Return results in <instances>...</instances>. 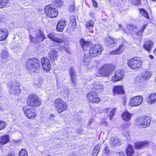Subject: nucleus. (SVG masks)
I'll use <instances>...</instances> for the list:
<instances>
[{"label": "nucleus", "instance_id": "f257e3e1", "mask_svg": "<svg viewBox=\"0 0 156 156\" xmlns=\"http://www.w3.org/2000/svg\"><path fill=\"white\" fill-rule=\"evenodd\" d=\"M26 67L30 73L37 72L40 69L38 59L36 58L27 59L26 62Z\"/></svg>", "mask_w": 156, "mask_h": 156}, {"label": "nucleus", "instance_id": "f03ea898", "mask_svg": "<svg viewBox=\"0 0 156 156\" xmlns=\"http://www.w3.org/2000/svg\"><path fill=\"white\" fill-rule=\"evenodd\" d=\"M27 103L30 107H36L39 106L41 102L40 99L36 94H32L28 96Z\"/></svg>", "mask_w": 156, "mask_h": 156}, {"label": "nucleus", "instance_id": "7ed1b4c3", "mask_svg": "<svg viewBox=\"0 0 156 156\" xmlns=\"http://www.w3.org/2000/svg\"><path fill=\"white\" fill-rule=\"evenodd\" d=\"M7 86L10 94L19 95L20 94L21 91L20 84L14 80L10 81L7 83Z\"/></svg>", "mask_w": 156, "mask_h": 156}, {"label": "nucleus", "instance_id": "20e7f679", "mask_svg": "<svg viewBox=\"0 0 156 156\" xmlns=\"http://www.w3.org/2000/svg\"><path fill=\"white\" fill-rule=\"evenodd\" d=\"M114 69V67L113 65L106 64L100 68L99 73L101 76L108 77L113 73Z\"/></svg>", "mask_w": 156, "mask_h": 156}, {"label": "nucleus", "instance_id": "39448f33", "mask_svg": "<svg viewBox=\"0 0 156 156\" xmlns=\"http://www.w3.org/2000/svg\"><path fill=\"white\" fill-rule=\"evenodd\" d=\"M151 121L150 117L148 116L142 117L137 119L135 124L139 127L146 128L149 126Z\"/></svg>", "mask_w": 156, "mask_h": 156}, {"label": "nucleus", "instance_id": "423d86ee", "mask_svg": "<svg viewBox=\"0 0 156 156\" xmlns=\"http://www.w3.org/2000/svg\"><path fill=\"white\" fill-rule=\"evenodd\" d=\"M54 106L57 112L58 113H61L67 109L66 103L59 98L55 100Z\"/></svg>", "mask_w": 156, "mask_h": 156}, {"label": "nucleus", "instance_id": "0eeeda50", "mask_svg": "<svg viewBox=\"0 0 156 156\" xmlns=\"http://www.w3.org/2000/svg\"><path fill=\"white\" fill-rule=\"evenodd\" d=\"M142 61L139 57H135L129 59L128 62V66L133 69H139L141 66Z\"/></svg>", "mask_w": 156, "mask_h": 156}, {"label": "nucleus", "instance_id": "6e6552de", "mask_svg": "<svg viewBox=\"0 0 156 156\" xmlns=\"http://www.w3.org/2000/svg\"><path fill=\"white\" fill-rule=\"evenodd\" d=\"M102 51L101 46L100 44H96L90 47L89 50V53L90 56L95 57L101 55Z\"/></svg>", "mask_w": 156, "mask_h": 156}, {"label": "nucleus", "instance_id": "1a4fd4ad", "mask_svg": "<svg viewBox=\"0 0 156 156\" xmlns=\"http://www.w3.org/2000/svg\"><path fill=\"white\" fill-rule=\"evenodd\" d=\"M44 11L47 16L51 18L56 17L58 14V10L55 9L51 7L50 5L46 6Z\"/></svg>", "mask_w": 156, "mask_h": 156}, {"label": "nucleus", "instance_id": "9d476101", "mask_svg": "<svg viewBox=\"0 0 156 156\" xmlns=\"http://www.w3.org/2000/svg\"><path fill=\"white\" fill-rule=\"evenodd\" d=\"M143 98L142 96L138 95L131 98L129 104L132 106H137L140 105L142 102Z\"/></svg>", "mask_w": 156, "mask_h": 156}, {"label": "nucleus", "instance_id": "9b49d317", "mask_svg": "<svg viewBox=\"0 0 156 156\" xmlns=\"http://www.w3.org/2000/svg\"><path fill=\"white\" fill-rule=\"evenodd\" d=\"M87 97L89 101L96 103H98L101 100L98 97L96 93L94 91L89 92L87 94Z\"/></svg>", "mask_w": 156, "mask_h": 156}, {"label": "nucleus", "instance_id": "f8f14e48", "mask_svg": "<svg viewBox=\"0 0 156 156\" xmlns=\"http://www.w3.org/2000/svg\"><path fill=\"white\" fill-rule=\"evenodd\" d=\"M22 111L24 114L29 119L34 118L37 116V114L34 110L31 109H28L26 106L23 107Z\"/></svg>", "mask_w": 156, "mask_h": 156}, {"label": "nucleus", "instance_id": "ddd939ff", "mask_svg": "<svg viewBox=\"0 0 156 156\" xmlns=\"http://www.w3.org/2000/svg\"><path fill=\"white\" fill-rule=\"evenodd\" d=\"M124 77L123 71L121 69L117 70L115 74V75L112 78V82H115L122 80Z\"/></svg>", "mask_w": 156, "mask_h": 156}, {"label": "nucleus", "instance_id": "4468645a", "mask_svg": "<svg viewBox=\"0 0 156 156\" xmlns=\"http://www.w3.org/2000/svg\"><path fill=\"white\" fill-rule=\"evenodd\" d=\"M42 68L44 71L48 72L51 68V65L49 60L46 57H43L41 59Z\"/></svg>", "mask_w": 156, "mask_h": 156}, {"label": "nucleus", "instance_id": "2eb2a0df", "mask_svg": "<svg viewBox=\"0 0 156 156\" xmlns=\"http://www.w3.org/2000/svg\"><path fill=\"white\" fill-rule=\"evenodd\" d=\"M56 34L54 32L48 34V37L54 42L62 43L64 42L63 39L58 38Z\"/></svg>", "mask_w": 156, "mask_h": 156}, {"label": "nucleus", "instance_id": "dca6fc26", "mask_svg": "<svg viewBox=\"0 0 156 156\" xmlns=\"http://www.w3.org/2000/svg\"><path fill=\"white\" fill-rule=\"evenodd\" d=\"M91 60V58L87 54H85L83 57L82 64L88 69L90 68Z\"/></svg>", "mask_w": 156, "mask_h": 156}, {"label": "nucleus", "instance_id": "f3484780", "mask_svg": "<svg viewBox=\"0 0 156 156\" xmlns=\"http://www.w3.org/2000/svg\"><path fill=\"white\" fill-rule=\"evenodd\" d=\"M67 22L65 20H61L58 21L57 25L56 30L58 31L62 32L66 27Z\"/></svg>", "mask_w": 156, "mask_h": 156}, {"label": "nucleus", "instance_id": "a211bd4d", "mask_svg": "<svg viewBox=\"0 0 156 156\" xmlns=\"http://www.w3.org/2000/svg\"><path fill=\"white\" fill-rule=\"evenodd\" d=\"M58 53L57 51L52 50L48 53V57L51 61H55L57 60Z\"/></svg>", "mask_w": 156, "mask_h": 156}, {"label": "nucleus", "instance_id": "6ab92c4d", "mask_svg": "<svg viewBox=\"0 0 156 156\" xmlns=\"http://www.w3.org/2000/svg\"><path fill=\"white\" fill-rule=\"evenodd\" d=\"M91 88L98 91H102L105 88V86L98 82H94L91 84Z\"/></svg>", "mask_w": 156, "mask_h": 156}, {"label": "nucleus", "instance_id": "aec40b11", "mask_svg": "<svg viewBox=\"0 0 156 156\" xmlns=\"http://www.w3.org/2000/svg\"><path fill=\"white\" fill-rule=\"evenodd\" d=\"M8 35V30L5 28L0 29V41L5 40Z\"/></svg>", "mask_w": 156, "mask_h": 156}, {"label": "nucleus", "instance_id": "412c9836", "mask_svg": "<svg viewBox=\"0 0 156 156\" xmlns=\"http://www.w3.org/2000/svg\"><path fill=\"white\" fill-rule=\"evenodd\" d=\"M80 43L84 50H87L89 47H91L92 45V43L90 41H85L83 39H80Z\"/></svg>", "mask_w": 156, "mask_h": 156}, {"label": "nucleus", "instance_id": "4be33fe9", "mask_svg": "<svg viewBox=\"0 0 156 156\" xmlns=\"http://www.w3.org/2000/svg\"><path fill=\"white\" fill-rule=\"evenodd\" d=\"M154 43L151 41H147L143 45L144 48L148 52H150L151 49L154 47Z\"/></svg>", "mask_w": 156, "mask_h": 156}, {"label": "nucleus", "instance_id": "5701e85b", "mask_svg": "<svg viewBox=\"0 0 156 156\" xmlns=\"http://www.w3.org/2000/svg\"><path fill=\"white\" fill-rule=\"evenodd\" d=\"M149 144V142L147 141L137 142L135 144V147L136 149H141L147 147Z\"/></svg>", "mask_w": 156, "mask_h": 156}, {"label": "nucleus", "instance_id": "b1692460", "mask_svg": "<svg viewBox=\"0 0 156 156\" xmlns=\"http://www.w3.org/2000/svg\"><path fill=\"white\" fill-rule=\"evenodd\" d=\"M113 92L114 93L118 94H122L124 93V90L123 86H116L113 89Z\"/></svg>", "mask_w": 156, "mask_h": 156}, {"label": "nucleus", "instance_id": "393cba45", "mask_svg": "<svg viewBox=\"0 0 156 156\" xmlns=\"http://www.w3.org/2000/svg\"><path fill=\"white\" fill-rule=\"evenodd\" d=\"M69 73L71 80L73 83L75 85L76 82V73L73 67H71L69 69Z\"/></svg>", "mask_w": 156, "mask_h": 156}, {"label": "nucleus", "instance_id": "a878e982", "mask_svg": "<svg viewBox=\"0 0 156 156\" xmlns=\"http://www.w3.org/2000/svg\"><path fill=\"white\" fill-rule=\"evenodd\" d=\"M147 101L148 103L150 105L156 102V93L151 94L148 97Z\"/></svg>", "mask_w": 156, "mask_h": 156}, {"label": "nucleus", "instance_id": "bb28decb", "mask_svg": "<svg viewBox=\"0 0 156 156\" xmlns=\"http://www.w3.org/2000/svg\"><path fill=\"white\" fill-rule=\"evenodd\" d=\"M125 48V45L122 44L116 50L111 52L110 54L112 55L120 54L123 51Z\"/></svg>", "mask_w": 156, "mask_h": 156}, {"label": "nucleus", "instance_id": "cd10ccee", "mask_svg": "<svg viewBox=\"0 0 156 156\" xmlns=\"http://www.w3.org/2000/svg\"><path fill=\"white\" fill-rule=\"evenodd\" d=\"M131 114L127 111L124 112L121 115L123 120L126 121H128L131 118Z\"/></svg>", "mask_w": 156, "mask_h": 156}, {"label": "nucleus", "instance_id": "c85d7f7f", "mask_svg": "<svg viewBox=\"0 0 156 156\" xmlns=\"http://www.w3.org/2000/svg\"><path fill=\"white\" fill-rule=\"evenodd\" d=\"M110 145L112 147H115L120 145L121 141L119 139H112L110 141Z\"/></svg>", "mask_w": 156, "mask_h": 156}, {"label": "nucleus", "instance_id": "c756f323", "mask_svg": "<svg viewBox=\"0 0 156 156\" xmlns=\"http://www.w3.org/2000/svg\"><path fill=\"white\" fill-rule=\"evenodd\" d=\"M1 58L4 59H6L9 56V54L7 50L6 49H2L0 53Z\"/></svg>", "mask_w": 156, "mask_h": 156}, {"label": "nucleus", "instance_id": "7c9ffc66", "mask_svg": "<svg viewBox=\"0 0 156 156\" xmlns=\"http://www.w3.org/2000/svg\"><path fill=\"white\" fill-rule=\"evenodd\" d=\"M152 75V73L150 71H147L143 73L141 76V78L146 80L150 79Z\"/></svg>", "mask_w": 156, "mask_h": 156}, {"label": "nucleus", "instance_id": "2f4dec72", "mask_svg": "<svg viewBox=\"0 0 156 156\" xmlns=\"http://www.w3.org/2000/svg\"><path fill=\"white\" fill-rule=\"evenodd\" d=\"M117 41L115 39H114L112 38L108 37L106 39L105 42L107 45L110 46L113 44L116 43L117 42Z\"/></svg>", "mask_w": 156, "mask_h": 156}, {"label": "nucleus", "instance_id": "473e14b6", "mask_svg": "<svg viewBox=\"0 0 156 156\" xmlns=\"http://www.w3.org/2000/svg\"><path fill=\"white\" fill-rule=\"evenodd\" d=\"M127 156H132L134 153V151L132 146L129 144L128 145L126 151Z\"/></svg>", "mask_w": 156, "mask_h": 156}, {"label": "nucleus", "instance_id": "72a5a7b5", "mask_svg": "<svg viewBox=\"0 0 156 156\" xmlns=\"http://www.w3.org/2000/svg\"><path fill=\"white\" fill-rule=\"evenodd\" d=\"M94 23V21L91 20L87 21L85 24V25L87 28L89 30L93 28Z\"/></svg>", "mask_w": 156, "mask_h": 156}, {"label": "nucleus", "instance_id": "f704fd0d", "mask_svg": "<svg viewBox=\"0 0 156 156\" xmlns=\"http://www.w3.org/2000/svg\"><path fill=\"white\" fill-rule=\"evenodd\" d=\"M9 140V137L8 135L0 137V143L2 144H4L7 143Z\"/></svg>", "mask_w": 156, "mask_h": 156}, {"label": "nucleus", "instance_id": "c9c22d12", "mask_svg": "<svg viewBox=\"0 0 156 156\" xmlns=\"http://www.w3.org/2000/svg\"><path fill=\"white\" fill-rule=\"evenodd\" d=\"M9 0H0V8L5 7L8 5Z\"/></svg>", "mask_w": 156, "mask_h": 156}, {"label": "nucleus", "instance_id": "e433bc0d", "mask_svg": "<svg viewBox=\"0 0 156 156\" xmlns=\"http://www.w3.org/2000/svg\"><path fill=\"white\" fill-rule=\"evenodd\" d=\"M139 11L140 12V14L144 16V17H146L147 19H149V17L148 14V13L144 9H140Z\"/></svg>", "mask_w": 156, "mask_h": 156}, {"label": "nucleus", "instance_id": "4c0bfd02", "mask_svg": "<svg viewBox=\"0 0 156 156\" xmlns=\"http://www.w3.org/2000/svg\"><path fill=\"white\" fill-rule=\"evenodd\" d=\"M147 26V24L144 25L142 27L136 32V34L138 36L141 35Z\"/></svg>", "mask_w": 156, "mask_h": 156}, {"label": "nucleus", "instance_id": "58836bf2", "mask_svg": "<svg viewBox=\"0 0 156 156\" xmlns=\"http://www.w3.org/2000/svg\"><path fill=\"white\" fill-rule=\"evenodd\" d=\"M53 3L55 6L60 7L63 5V2L60 0H54L53 2Z\"/></svg>", "mask_w": 156, "mask_h": 156}, {"label": "nucleus", "instance_id": "ea45409f", "mask_svg": "<svg viewBox=\"0 0 156 156\" xmlns=\"http://www.w3.org/2000/svg\"><path fill=\"white\" fill-rule=\"evenodd\" d=\"M37 35L35 36L34 37H36L38 40V41H43L44 40L43 34H42L40 32H37Z\"/></svg>", "mask_w": 156, "mask_h": 156}, {"label": "nucleus", "instance_id": "a19ab883", "mask_svg": "<svg viewBox=\"0 0 156 156\" xmlns=\"http://www.w3.org/2000/svg\"><path fill=\"white\" fill-rule=\"evenodd\" d=\"M131 2L132 5L135 6H140L141 5L140 0H131Z\"/></svg>", "mask_w": 156, "mask_h": 156}, {"label": "nucleus", "instance_id": "79ce46f5", "mask_svg": "<svg viewBox=\"0 0 156 156\" xmlns=\"http://www.w3.org/2000/svg\"><path fill=\"white\" fill-rule=\"evenodd\" d=\"M19 156H28L27 151L24 149H21L19 153Z\"/></svg>", "mask_w": 156, "mask_h": 156}, {"label": "nucleus", "instance_id": "37998d69", "mask_svg": "<svg viewBox=\"0 0 156 156\" xmlns=\"http://www.w3.org/2000/svg\"><path fill=\"white\" fill-rule=\"evenodd\" d=\"M116 110V108H115L114 109H113L111 111L109 114V119L110 120H111L112 119V117L114 115V112Z\"/></svg>", "mask_w": 156, "mask_h": 156}, {"label": "nucleus", "instance_id": "c03bdc74", "mask_svg": "<svg viewBox=\"0 0 156 156\" xmlns=\"http://www.w3.org/2000/svg\"><path fill=\"white\" fill-rule=\"evenodd\" d=\"M29 37L30 42L32 43H35L36 42L38 41V40L36 37L34 38L30 35H29Z\"/></svg>", "mask_w": 156, "mask_h": 156}, {"label": "nucleus", "instance_id": "a18cd8bd", "mask_svg": "<svg viewBox=\"0 0 156 156\" xmlns=\"http://www.w3.org/2000/svg\"><path fill=\"white\" fill-rule=\"evenodd\" d=\"M5 123L3 121H0V130L3 129L5 128Z\"/></svg>", "mask_w": 156, "mask_h": 156}, {"label": "nucleus", "instance_id": "49530a36", "mask_svg": "<svg viewBox=\"0 0 156 156\" xmlns=\"http://www.w3.org/2000/svg\"><path fill=\"white\" fill-rule=\"evenodd\" d=\"M75 9V6L74 3H72L70 4L69 8V11L71 12L73 11Z\"/></svg>", "mask_w": 156, "mask_h": 156}, {"label": "nucleus", "instance_id": "de8ad7c7", "mask_svg": "<svg viewBox=\"0 0 156 156\" xmlns=\"http://www.w3.org/2000/svg\"><path fill=\"white\" fill-rule=\"evenodd\" d=\"M97 150H94L93 152V156H97L99 153Z\"/></svg>", "mask_w": 156, "mask_h": 156}, {"label": "nucleus", "instance_id": "09e8293b", "mask_svg": "<svg viewBox=\"0 0 156 156\" xmlns=\"http://www.w3.org/2000/svg\"><path fill=\"white\" fill-rule=\"evenodd\" d=\"M92 2L93 6L95 7H97L98 6V5L97 3L94 0H92Z\"/></svg>", "mask_w": 156, "mask_h": 156}, {"label": "nucleus", "instance_id": "8fccbe9b", "mask_svg": "<svg viewBox=\"0 0 156 156\" xmlns=\"http://www.w3.org/2000/svg\"><path fill=\"white\" fill-rule=\"evenodd\" d=\"M70 23L72 24V25L74 27H75L76 26V20H73V21H72L70 22Z\"/></svg>", "mask_w": 156, "mask_h": 156}, {"label": "nucleus", "instance_id": "3c124183", "mask_svg": "<svg viewBox=\"0 0 156 156\" xmlns=\"http://www.w3.org/2000/svg\"><path fill=\"white\" fill-rule=\"evenodd\" d=\"M5 156H15V155L13 152H9Z\"/></svg>", "mask_w": 156, "mask_h": 156}, {"label": "nucleus", "instance_id": "603ef678", "mask_svg": "<svg viewBox=\"0 0 156 156\" xmlns=\"http://www.w3.org/2000/svg\"><path fill=\"white\" fill-rule=\"evenodd\" d=\"M94 150H96L97 151H99L100 150V146L98 145H96L95 147H94Z\"/></svg>", "mask_w": 156, "mask_h": 156}, {"label": "nucleus", "instance_id": "864d4df0", "mask_svg": "<svg viewBox=\"0 0 156 156\" xmlns=\"http://www.w3.org/2000/svg\"><path fill=\"white\" fill-rule=\"evenodd\" d=\"M54 115L53 114H51L49 116V119L51 120L54 119Z\"/></svg>", "mask_w": 156, "mask_h": 156}, {"label": "nucleus", "instance_id": "5fc2aeb1", "mask_svg": "<svg viewBox=\"0 0 156 156\" xmlns=\"http://www.w3.org/2000/svg\"><path fill=\"white\" fill-rule=\"evenodd\" d=\"M71 20L70 21V22L72 21H73V20H76L75 19V18L74 16H71Z\"/></svg>", "mask_w": 156, "mask_h": 156}, {"label": "nucleus", "instance_id": "6e6d98bb", "mask_svg": "<svg viewBox=\"0 0 156 156\" xmlns=\"http://www.w3.org/2000/svg\"><path fill=\"white\" fill-rule=\"evenodd\" d=\"M92 122H93V120L92 119H89V121L88 124H89V125Z\"/></svg>", "mask_w": 156, "mask_h": 156}, {"label": "nucleus", "instance_id": "4d7b16f0", "mask_svg": "<svg viewBox=\"0 0 156 156\" xmlns=\"http://www.w3.org/2000/svg\"><path fill=\"white\" fill-rule=\"evenodd\" d=\"M63 49L64 50H65L67 52V53H69V51H68V50L65 47H64L63 48Z\"/></svg>", "mask_w": 156, "mask_h": 156}, {"label": "nucleus", "instance_id": "13d9d810", "mask_svg": "<svg viewBox=\"0 0 156 156\" xmlns=\"http://www.w3.org/2000/svg\"><path fill=\"white\" fill-rule=\"evenodd\" d=\"M149 57L151 58V59H153L154 58V57L153 55H150L149 56Z\"/></svg>", "mask_w": 156, "mask_h": 156}, {"label": "nucleus", "instance_id": "bf43d9fd", "mask_svg": "<svg viewBox=\"0 0 156 156\" xmlns=\"http://www.w3.org/2000/svg\"><path fill=\"white\" fill-rule=\"evenodd\" d=\"M153 53L155 54H156V47L155 49L153 51Z\"/></svg>", "mask_w": 156, "mask_h": 156}, {"label": "nucleus", "instance_id": "052dcab7", "mask_svg": "<svg viewBox=\"0 0 156 156\" xmlns=\"http://www.w3.org/2000/svg\"><path fill=\"white\" fill-rule=\"evenodd\" d=\"M118 26L119 27L120 29H121L122 27V25L120 24H118Z\"/></svg>", "mask_w": 156, "mask_h": 156}, {"label": "nucleus", "instance_id": "680f3d73", "mask_svg": "<svg viewBox=\"0 0 156 156\" xmlns=\"http://www.w3.org/2000/svg\"><path fill=\"white\" fill-rule=\"evenodd\" d=\"M2 20V18L1 16H0V21Z\"/></svg>", "mask_w": 156, "mask_h": 156}, {"label": "nucleus", "instance_id": "e2e57ef3", "mask_svg": "<svg viewBox=\"0 0 156 156\" xmlns=\"http://www.w3.org/2000/svg\"><path fill=\"white\" fill-rule=\"evenodd\" d=\"M152 1L156 2V0H151Z\"/></svg>", "mask_w": 156, "mask_h": 156}, {"label": "nucleus", "instance_id": "0e129e2a", "mask_svg": "<svg viewBox=\"0 0 156 156\" xmlns=\"http://www.w3.org/2000/svg\"><path fill=\"white\" fill-rule=\"evenodd\" d=\"M32 0L33 1L35 2V1H36L37 0Z\"/></svg>", "mask_w": 156, "mask_h": 156}, {"label": "nucleus", "instance_id": "69168bd1", "mask_svg": "<svg viewBox=\"0 0 156 156\" xmlns=\"http://www.w3.org/2000/svg\"><path fill=\"white\" fill-rule=\"evenodd\" d=\"M150 156V155H148V156Z\"/></svg>", "mask_w": 156, "mask_h": 156}]
</instances>
